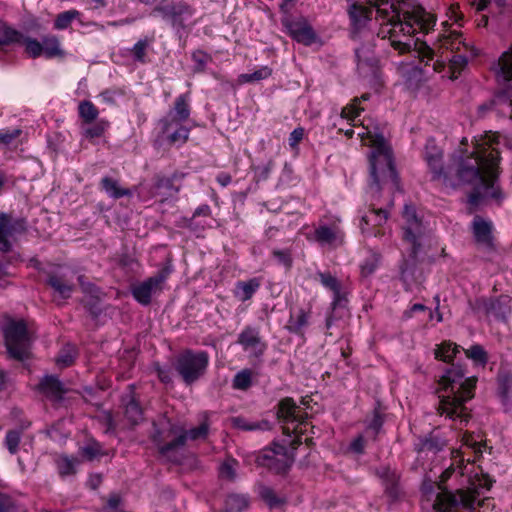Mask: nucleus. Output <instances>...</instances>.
<instances>
[{
	"label": "nucleus",
	"instance_id": "4d7b16f0",
	"mask_svg": "<svg viewBox=\"0 0 512 512\" xmlns=\"http://www.w3.org/2000/svg\"><path fill=\"white\" fill-rule=\"evenodd\" d=\"M192 59L196 63V72H203L205 67L209 61H211V56L202 50H197L192 53Z\"/></svg>",
	"mask_w": 512,
	"mask_h": 512
},
{
	"label": "nucleus",
	"instance_id": "a878e982",
	"mask_svg": "<svg viewBox=\"0 0 512 512\" xmlns=\"http://www.w3.org/2000/svg\"><path fill=\"white\" fill-rule=\"evenodd\" d=\"M509 301L507 296H500L498 299L490 300L485 307L487 317H493L498 320L506 319L510 314Z\"/></svg>",
	"mask_w": 512,
	"mask_h": 512
},
{
	"label": "nucleus",
	"instance_id": "20e7f679",
	"mask_svg": "<svg viewBox=\"0 0 512 512\" xmlns=\"http://www.w3.org/2000/svg\"><path fill=\"white\" fill-rule=\"evenodd\" d=\"M373 150L369 157L370 176L369 192L375 199L379 196L381 183L390 182L395 188L399 187V176L395 168L392 149L380 136L372 141Z\"/></svg>",
	"mask_w": 512,
	"mask_h": 512
},
{
	"label": "nucleus",
	"instance_id": "f03ea898",
	"mask_svg": "<svg viewBox=\"0 0 512 512\" xmlns=\"http://www.w3.org/2000/svg\"><path fill=\"white\" fill-rule=\"evenodd\" d=\"M499 159L498 150L486 142L478 143L470 154L453 156V170L450 174L453 183L447 187L469 186L472 192L468 202L474 206L485 196L494 197Z\"/></svg>",
	"mask_w": 512,
	"mask_h": 512
},
{
	"label": "nucleus",
	"instance_id": "72a5a7b5",
	"mask_svg": "<svg viewBox=\"0 0 512 512\" xmlns=\"http://www.w3.org/2000/svg\"><path fill=\"white\" fill-rule=\"evenodd\" d=\"M78 465L79 460L75 457L61 455L56 459V466L59 474L62 477L73 475L76 472V468Z\"/></svg>",
	"mask_w": 512,
	"mask_h": 512
},
{
	"label": "nucleus",
	"instance_id": "c9c22d12",
	"mask_svg": "<svg viewBox=\"0 0 512 512\" xmlns=\"http://www.w3.org/2000/svg\"><path fill=\"white\" fill-rule=\"evenodd\" d=\"M161 134L170 145H183L189 139L190 129L188 127H179L176 130L162 132Z\"/></svg>",
	"mask_w": 512,
	"mask_h": 512
},
{
	"label": "nucleus",
	"instance_id": "dca6fc26",
	"mask_svg": "<svg viewBox=\"0 0 512 512\" xmlns=\"http://www.w3.org/2000/svg\"><path fill=\"white\" fill-rule=\"evenodd\" d=\"M388 216L387 209L375 208V205L371 204L369 212L364 214L360 220L359 227L362 234L375 237L384 235L381 227L386 223Z\"/></svg>",
	"mask_w": 512,
	"mask_h": 512
},
{
	"label": "nucleus",
	"instance_id": "c03bdc74",
	"mask_svg": "<svg viewBox=\"0 0 512 512\" xmlns=\"http://www.w3.org/2000/svg\"><path fill=\"white\" fill-rule=\"evenodd\" d=\"M24 45L25 53L33 58H39L43 55L42 42L32 37H24L21 42Z\"/></svg>",
	"mask_w": 512,
	"mask_h": 512
},
{
	"label": "nucleus",
	"instance_id": "0eeeda50",
	"mask_svg": "<svg viewBox=\"0 0 512 512\" xmlns=\"http://www.w3.org/2000/svg\"><path fill=\"white\" fill-rule=\"evenodd\" d=\"M3 332L9 354L18 360L28 358L32 336L25 322H8Z\"/></svg>",
	"mask_w": 512,
	"mask_h": 512
},
{
	"label": "nucleus",
	"instance_id": "6e6d98bb",
	"mask_svg": "<svg viewBox=\"0 0 512 512\" xmlns=\"http://www.w3.org/2000/svg\"><path fill=\"white\" fill-rule=\"evenodd\" d=\"M20 441L21 435L19 431L11 430L7 432L5 437V446L11 454H15L18 451Z\"/></svg>",
	"mask_w": 512,
	"mask_h": 512
},
{
	"label": "nucleus",
	"instance_id": "680f3d73",
	"mask_svg": "<svg viewBox=\"0 0 512 512\" xmlns=\"http://www.w3.org/2000/svg\"><path fill=\"white\" fill-rule=\"evenodd\" d=\"M20 129L0 130V144L9 145L21 135Z\"/></svg>",
	"mask_w": 512,
	"mask_h": 512
},
{
	"label": "nucleus",
	"instance_id": "5701e85b",
	"mask_svg": "<svg viewBox=\"0 0 512 512\" xmlns=\"http://www.w3.org/2000/svg\"><path fill=\"white\" fill-rule=\"evenodd\" d=\"M46 284L54 291V294L61 299H67L73 292V284L63 274L51 272L47 275Z\"/></svg>",
	"mask_w": 512,
	"mask_h": 512
},
{
	"label": "nucleus",
	"instance_id": "bb28decb",
	"mask_svg": "<svg viewBox=\"0 0 512 512\" xmlns=\"http://www.w3.org/2000/svg\"><path fill=\"white\" fill-rule=\"evenodd\" d=\"M190 113L189 93H185L175 99L174 105L167 115L185 122L189 119Z\"/></svg>",
	"mask_w": 512,
	"mask_h": 512
},
{
	"label": "nucleus",
	"instance_id": "393cba45",
	"mask_svg": "<svg viewBox=\"0 0 512 512\" xmlns=\"http://www.w3.org/2000/svg\"><path fill=\"white\" fill-rule=\"evenodd\" d=\"M320 283L327 289L333 292V306H343L346 302L345 296L341 292V283L339 280L329 272H318Z\"/></svg>",
	"mask_w": 512,
	"mask_h": 512
},
{
	"label": "nucleus",
	"instance_id": "338daca9",
	"mask_svg": "<svg viewBox=\"0 0 512 512\" xmlns=\"http://www.w3.org/2000/svg\"><path fill=\"white\" fill-rule=\"evenodd\" d=\"M420 61L425 63V67L429 65V61L433 60V49L426 44L421 45L419 49Z\"/></svg>",
	"mask_w": 512,
	"mask_h": 512
},
{
	"label": "nucleus",
	"instance_id": "e2e57ef3",
	"mask_svg": "<svg viewBox=\"0 0 512 512\" xmlns=\"http://www.w3.org/2000/svg\"><path fill=\"white\" fill-rule=\"evenodd\" d=\"M463 446L472 449L475 454L482 453V443L477 441L473 435L465 434L462 438Z\"/></svg>",
	"mask_w": 512,
	"mask_h": 512
},
{
	"label": "nucleus",
	"instance_id": "13d9d810",
	"mask_svg": "<svg viewBox=\"0 0 512 512\" xmlns=\"http://www.w3.org/2000/svg\"><path fill=\"white\" fill-rule=\"evenodd\" d=\"M183 123L184 122L181 120L166 115L159 121V124L161 126V133L176 130L179 127H185Z\"/></svg>",
	"mask_w": 512,
	"mask_h": 512
},
{
	"label": "nucleus",
	"instance_id": "09e8293b",
	"mask_svg": "<svg viewBox=\"0 0 512 512\" xmlns=\"http://www.w3.org/2000/svg\"><path fill=\"white\" fill-rule=\"evenodd\" d=\"M404 316L406 318H430L431 320L434 317L432 310L420 303L413 304L408 310L405 311Z\"/></svg>",
	"mask_w": 512,
	"mask_h": 512
},
{
	"label": "nucleus",
	"instance_id": "37998d69",
	"mask_svg": "<svg viewBox=\"0 0 512 512\" xmlns=\"http://www.w3.org/2000/svg\"><path fill=\"white\" fill-rule=\"evenodd\" d=\"M467 358L471 359L475 364L485 366L488 362L487 352L481 345L475 344L464 350Z\"/></svg>",
	"mask_w": 512,
	"mask_h": 512
},
{
	"label": "nucleus",
	"instance_id": "7c9ffc66",
	"mask_svg": "<svg viewBox=\"0 0 512 512\" xmlns=\"http://www.w3.org/2000/svg\"><path fill=\"white\" fill-rule=\"evenodd\" d=\"M77 110L82 125H90L96 120H98L99 110L89 100L80 101Z\"/></svg>",
	"mask_w": 512,
	"mask_h": 512
},
{
	"label": "nucleus",
	"instance_id": "8fccbe9b",
	"mask_svg": "<svg viewBox=\"0 0 512 512\" xmlns=\"http://www.w3.org/2000/svg\"><path fill=\"white\" fill-rule=\"evenodd\" d=\"M238 462L235 459H226L219 467V476L225 480H234Z\"/></svg>",
	"mask_w": 512,
	"mask_h": 512
},
{
	"label": "nucleus",
	"instance_id": "cd10ccee",
	"mask_svg": "<svg viewBox=\"0 0 512 512\" xmlns=\"http://www.w3.org/2000/svg\"><path fill=\"white\" fill-rule=\"evenodd\" d=\"M43 56L48 59L55 57H64L65 51L61 48L59 37L53 34H48L42 37Z\"/></svg>",
	"mask_w": 512,
	"mask_h": 512
},
{
	"label": "nucleus",
	"instance_id": "58836bf2",
	"mask_svg": "<svg viewBox=\"0 0 512 512\" xmlns=\"http://www.w3.org/2000/svg\"><path fill=\"white\" fill-rule=\"evenodd\" d=\"M248 507V499L244 495L231 494L225 501L226 512H242Z\"/></svg>",
	"mask_w": 512,
	"mask_h": 512
},
{
	"label": "nucleus",
	"instance_id": "864d4df0",
	"mask_svg": "<svg viewBox=\"0 0 512 512\" xmlns=\"http://www.w3.org/2000/svg\"><path fill=\"white\" fill-rule=\"evenodd\" d=\"M498 382L502 398L508 399L512 392V374L510 372L499 373Z\"/></svg>",
	"mask_w": 512,
	"mask_h": 512
},
{
	"label": "nucleus",
	"instance_id": "f3484780",
	"mask_svg": "<svg viewBox=\"0 0 512 512\" xmlns=\"http://www.w3.org/2000/svg\"><path fill=\"white\" fill-rule=\"evenodd\" d=\"M292 462L293 458L289 455L287 448L275 443L273 448L263 456L262 464L280 473L286 471Z\"/></svg>",
	"mask_w": 512,
	"mask_h": 512
},
{
	"label": "nucleus",
	"instance_id": "ea45409f",
	"mask_svg": "<svg viewBox=\"0 0 512 512\" xmlns=\"http://www.w3.org/2000/svg\"><path fill=\"white\" fill-rule=\"evenodd\" d=\"M152 42L153 38L145 37L134 44V46L131 49V54L136 62H146V51L150 47Z\"/></svg>",
	"mask_w": 512,
	"mask_h": 512
},
{
	"label": "nucleus",
	"instance_id": "473e14b6",
	"mask_svg": "<svg viewBox=\"0 0 512 512\" xmlns=\"http://www.w3.org/2000/svg\"><path fill=\"white\" fill-rule=\"evenodd\" d=\"M110 123L106 119H98L83 129L82 135L89 140L100 138L109 128Z\"/></svg>",
	"mask_w": 512,
	"mask_h": 512
},
{
	"label": "nucleus",
	"instance_id": "052dcab7",
	"mask_svg": "<svg viewBox=\"0 0 512 512\" xmlns=\"http://www.w3.org/2000/svg\"><path fill=\"white\" fill-rule=\"evenodd\" d=\"M231 424L235 428L246 431H253L259 428L258 424L249 423L245 418L239 416L231 418Z\"/></svg>",
	"mask_w": 512,
	"mask_h": 512
},
{
	"label": "nucleus",
	"instance_id": "4468645a",
	"mask_svg": "<svg viewBox=\"0 0 512 512\" xmlns=\"http://www.w3.org/2000/svg\"><path fill=\"white\" fill-rule=\"evenodd\" d=\"M281 24L286 28L289 36L296 42L310 46L317 40V34L305 17L281 18Z\"/></svg>",
	"mask_w": 512,
	"mask_h": 512
},
{
	"label": "nucleus",
	"instance_id": "2eb2a0df",
	"mask_svg": "<svg viewBox=\"0 0 512 512\" xmlns=\"http://www.w3.org/2000/svg\"><path fill=\"white\" fill-rule=\"evenodd\" d=\"M27 231V221L25 218H12L10 214L0 213V251L9 252L12 244L9 237L23 234Z\"/></svg>",
	"mask_w": 512,
	"mask_h": 512
},
{
	"label": "nucleus",
	"instance_id": "603ef678",
	"mask_svg": "<svg viewBox=\"0 0 512 512\" xmlns=\"http://www.w3.org/2000/svg\"><path fill=\"white\" fill-rule=\"evenodd\" d=\"M259 495L271 508L278 507L284 502L271 488L266 486L259 488Z\"/></svg>",
	"mask_w": 512,
	"mask_h": 512
},
{
	"label": "nucleus",
	"instance_id": "a19ab883",
	"mask_svg": "<svg viewBox=\"0 0 512 512\" xmlns=\"http://www.w3.org/2000/svg\"><path fill=\"white\" fill-rule=\"evenodd\" d=\"M272 75V69L268 66H263L260 69L254 71L253 73H245L241 74L238 77L239 83H251V82H258L263 79H267Z\"/></svg>",
	"mask_w": 512,
	"mask_h": 512
},
{
	"label": "nucleus",
	"instance_id": "2f4dec72",
	"mask_svg": "<svg viewBox=\"0 0 512 512\" xmlns=\"http://www.w3.org/2000/svg\"><path fill=\"white\" fill-rule=\"evenodd\" d=\"M440 47L451 51H458L461 45H464L462 41V34L457 31H445L440 33L437 37Z\"/></svg>",
	"mask_w": 512,
	"mask_h": 512
},
{
	"label": "nucleus",
	"instance_id": "4c0bfd02",
	"mask_svg": "<svg viewBox=\"0 0 512 512\" xmlns=\"http://www.w3.org/2000/svg\"><path fill=\"white\" fill-rule=\"evenodd\" d=\"M369 94H363L361 99L354 98L351 104L345 106L341 111L342 118L354 121L360 113L364 110V108L360 107L361 100H368Z\"/></svg>",
	"mask_w": 512,
	"mask_h": 512
},
{
	"label": "nucleus",
	"instance_id": "774afa93",
	"mask_svg": "<svg viewBox=\"0 0 512 512\" xmlns=\"http://www.w3.org/2000/svg\"><path fill=\"white\" fill-rule=\"evenodd\" d=\"M78 281L83 292L91 295H95L98 292V288L94 284L85 281L84 276H79Z\"/></svg>",
	"mask_w": 512,
	"mask_h": 512
},
{
	"label": "nucleus",
	"instance_id": "f257e3e1",
	"mask_svg": "<svg viewBox=\"0 0 512 512\" xmlns=\"http://www.w3.org/2000/svg\"><path fill=\"white\" fill-rule=\"evenodd\" d=\"M377 18L381 19L378 37L388 38L391 46L403 54L411 47V36L425 34L436 24V16L411 0H375Z\"/></svg>",
	"mask_w": 512,
	"mask_h": 512
},
{
	"label": "nucleus",
	"instance_id": "aec40b11",
	"mask_svg": "<svg viewBox=\"0 0 512 512\" xmlns=\"http://www.w3.org/2000/svg\"><path fill=\"white\" fill-rule=\"evenodd\" d=\"M314 239L321 245L336 248L343 244L344 233L336 224L332 226L320 225L314 231Z\"/></svg>",
	"mask_w": 512,
	"mask_h": 512
},
{
	"label": "nucleus",
	"instance_id": "bf43d9fd",
	"mask_svg": "<svg viewBox=\"0 0 512 512\" xmlns=\"http://www.w3.org/2000/svg\"><path fill=\"white\" fill-rule=\"evenodd\" d=\"M445 443L439 439L427 438L421 442L420 451L436 452L441 450Z\"/></svg>",
	"mask_w": 512,
	"mask_h": 512
},
{
	"label": "nucleus",
	"instance_id": "5fc2aeb1",
	"mask_svg": "<svg viewBox=\"0 0 512 512\" xmlns=\"http://www.w3.org/2000/svg\"><path fill=\"white\" fill-rule=\"evenodd\" d=\"M272 255L280 265H283L287 270L291 269L293 258L289 249H275L272 251Z\"/></svg>",
	"mask_w": 512,
	"mask_h": 512
},
{
	"label": "nucleus",
	"instance_id": "69168bd1",
	"mask_svg": "<svg viewBox=\"0 0 512 512\" xmlns=\"http://www.w3.org/2000/svg\"><path fill=\"white\" fill-rule=\"evenodd\" d=\"M80 453L86 459L92 460L100 454V447L98 444L86 445L80 449Z\"/></svg>",
	"mask_w": 512,
	"mask_h": 512
},
{
	"label": "nucleus",
	"instance_id": "a211bd4d",
	"mask_svg": "<svg viewBox=\"0 0 512 512\" xmlns=\"http://www.w3.org/2000/svg\"><path fill=\"white\" fill-rule=\"evenodd\" d=\"M471 230L475 242L489 250L494 249L493 224L490 220L476 215L471 223Z\"/></svg>",
	"mask_w": 512,
	"mask_h": 512
},
{
	"label": "nucleus",
	"instance_id": "1a4fd4ad",
	"mask_svg": "<svg viewBox=\"0 0 512 512\" xmlns=\"http://www.w3.org/2000/svg\"><path fill=\"white\" fill-rule=\"evenodd\" d=\"M443 156V150L436 145L435 140H427L423 158L430 170L431 179L447 187L448 184L453 183L450 178L451 171L453 170V156L450 158L447 165L443 163Z\"/></svg>",
	"mask_w": 512,
	"mask_h": 512
},
{
	"label": "nucleus",
	"instance_id": "0e129e2a",
	"mask_svg": "<svg viewBox=\"0 0 512 512\" xmlns=\"http://www.w3.org/2000/svg\"><path fill=\"white\" fill-rule=\"evenodd\" d=\"M305 134V130L303 127H297L295 128L289 135V146L292 149H295L298 147L299 143L303 140Z\"/></svg>",
	"mask_w": 512,
	"mask_h": 512
},
{
	"label": "nucleus",
	"instance_id": "6e6552de",
	"mask_svg": "<svg viewBox=\"0 0 512 512\" xmlns=\"http://www.w3.org/2000/svg\"><path fill=\"white\" fill-rule=\"evenodd\" d=\"M194 13V7L182 0H161L152 11L153 15L160 16L176 30L186 29L185 21Z\"/></svg>",
	"mask_w": 512,
	"mask_h": 512
},
{
	"label": "nucleus",
	"instance_id": "3c124183",
	"mask_svg": "<svg viewBox=\"0 0 512 512\" xmlns=\"http://www.w3.org/2000/svg\"><path fill=\"white\" fill-rule=\"evenodd\" d=\"M76 354L77 353L75 347L68 345L60 352L56 359V364L62 368L68 367L74 362Z\"/></svg>",
	"mask_w": 512,
	"mask_h": 512
},
{
	"label": "nucleus",
	"instance_id": "a18cd8bd",
	"mask_svg": "<svg viewBox=\"0 0 512 512\" xmlns=\"http://www.w3.org/2000/svg\"><path fill=\"white\" fill-rule=\"evenodd\" d=\"M142 410L138 403L130 401L125 408V419L131 426L137 425L142 421Z\"/></svg>",
	"mask_w": 512,
	"mask_h": 512
},
{
	"label": "nucleus",
	"instance_id": "9b49d317",
	"mask_svg": "<svg viewBox=\"0 0 512 512\" xmlns=\"http://www.w3.org/2000/svg\"><path fill=\"white\" fill-rule=\"evenodd\" d=\"M479 497V491L476 488L457 490L455 494L448 491L438 493L433 507L437 512H459V506L465 509L473 508Z\"/></svg>",
	"mask_w": 512,
	"mask_h": 512
},
{
	"label": "nucleus",
	"instance_id": "423d86ee",
	"mask_svg": "<svg viewBox=\"0 0 512 512\" xmlns=\"http://www.w3.org/2000/svg\"><path fill=\"white\" fill-rule=\"evenodd\" d=\"M172 272L173 267L168 262L153 276L132 285V296L141 305H149L154 297L159 296L164 291L166 281Z\"/></svg>",
	"mask_w": 512,
	"mask_h": 512
},
{
	"label": "nucleus",
	"instance_id": "79ce46f5",
	"mask_svg": "<svg viewBox=\"0 0 512 512\" xmlns=\"http://www.w3.org/2000/svg\"><path fill=\"white\" fill-rule=\"evenodd\" d=\"M457 351L458 346L450 342H443L437 346L434 354L436 359L442 360L444 362H450L456 355Z\"/></svg>",
	"mask_w": 512,
	"mask_h": 512
},
{
	"label": "nucleus",
	"instance_id": "e433bc0d",
	"mask_svg": "<svg viewBox=\"0 0 512 512\" xmlns=\"http://www.w3.org/2000/svg\"><path fill=\"white\" fill-rule=\"evenodd\" d=\"M80 16L81 13L76 9L61 12L56 16L53 27L55 30H65Z\"/></svg>",
	"mask_w": 512,
	"mask_h": 512
},
{
	"label": "nucleus",
	"instance_id": "c85d7f7f",
	"mask_svg": "<svg viewBox=\"0 0 512 512\" xmlns=\"http://www.w3.org/2000/svg\"><path fill=\"white\" fill-rule=\"evenodd\" d=\"M174 179L175 175L171 177L156 175L154 178V184L152 187L151 195H171L173 192L177 193L179 189L174 185Z\"/></svg>",
	"mask_w": 512,
	"mask_h": 512
},
{
	"label": "nucleus",
	"instance_id": "b1692460",
	"mask_svg": "<svg viewBox=\"0 0 512 512\" xmlns=\"http://www.w3.org/2000/svg\"><path fill=\"white\" fill-rule=\"evenodd\" d=\"M261 284L262 279L260 277H253L245 281H238L235 284L233 295L241 302L248 301L258 291Z\"/></svg>",
	"mask_w": 512,
	"mask_h": 512
},
{
	"label": "nucleus",
	"instance_id": "9d476101",
	"mask_svg": "<svg viewBox=\"0 0 512 512\" xmlns=\"http://www.w3.org/2000/svg\"><path fill=\"white\" fill-rule=\"evenodd\" d=\"M208 363L209 357L206 352L186 350L178 356L175 368L183 381L191 384L205 373Z\"/></svg>",
	"mask_w": 512,
	"mask_h": 512
},
{
	"label": "nucleus",
	"instance_id": "4be33fe9",
	"mask_svg": "<svg viewBox=\"0 0 512 512\" xmlns=\"http://www.w3.org/2000/svg\"><path fill=\"white\" fill-rule=\"evenodd\" d=\"M39 389L46 397L55 403L61 402L63 395L67 391L60 380L54 376H45L39 383Z\"/></svg>",
	"mask_w": 512,
	"mask_h": 512
},
{
	"label": "nucleus",
	"instance_id": "c756f323",
	"mask_svg": "<svg viewBox=\"0 0 512 512\" xmlns=\"http://www.w3.org/2000/svg\"><path fill=\"white\" fill-rule=\"evenodd\" d=\"M100 185L111 198L119 199L122 197L132 196V191L130 189L120 187L119 182L111 177H103Z\"/></svg>",
	"mask_w": 512,
	"mask_h": 512
},
{
	"label": "nucleus",
	"instance_id": "ddd939ff",
	"mask_svg": "<svg viewBox=\"0 0 512 512\" xmlns=\"http://www.w3.org/2000/svg\"><path fill=\"white\" fill-rule=\"evenodd\" d=\"M403 217L405 219L404 230V240L411 243V257L413 258V264L415 263V258L417 253L421 247L419 239L424 234V226L420 219L416 216L415 209L412 206L405 205Z\"/></svg>",
	"mask_w": 512,
	"mask_h": 512
},
{
	"label": "nucleus",
	"instance_id": "6ab92c4d",
	"mask_svg": "<svg viewBox=\"0 0 512 512\" xmlns=\"http://www.w3.org/2000/svg\"><path fill=\"white\" fill-rule=\"evenodd\" d=\"M347 12L350 19L351 32L358 34L363 31L372 20L373 8L353 2L350 4Z\"/></svg>",
	"mask_w": 512,
	"mask_h": 512
},
{
	"label": "nucleus",
	"instance_id": "f8f14e48",
	"mask_svg": "<svg viewBox=\"0 0 512 512\" xmlns=\"http://www.w3.org/2000/svg\"><path fill=\"white\" fill-rule=\"evenodd\" d=\"M278 417L283 421V432L289 437L292 434L296 435V439L290 443L291 447L295 449L296 445L301 443L299 435L303 433L301 429L304 424L302 410L291 398H285L279 404Z\"/></svg>",
	"mask_w": 512,
	"mask_h": 512
},
{
	"label": "nucleus",
	"instance_id": "412c9836",
	"mask_svg": "<svg viewBox=\"0 0 512 512\" xmlns=\"http://www.w3.org/2000/svg\"><path fill=\"white\" fill-rule=\"evenodd\" d=\"M238 342L243 349L253 357H260L266 349V344L262 341L259 333L251 328H247L239 335Z\"/></svg>",
	"mask_w": 512,
	"mask_h": 512
},
{
	"label": "nucleus",
	"instance_id": "7ed1b4c3",
	"mask_svg": "<svg viewBox=\"0 0 512 512\" xmlns=\"http://www.w3.org/2000/svg\"><path fill=\"white\" fill-rule=\"evenodd\" d=\"M477 378L466 377L460 366H453L446 371L439 381L442 394L438 412L450 419L459 418L467 422L469 413L464 403L474 397Z\"/></svg>",
	"mask_w": 512,
	"mask_h": 512
},
{
	"label": "nucleus",
	"instance_id": "49530a36",
	"mask_svg": "<svg viewBox=\"0 0 512 512\" xmlns=\"http://www.w3.org/2000/svg\"><path fill=\"white\" fill-rule=\"evenodd\" d=\"M381 255L377 252L371 251L369 256L361 264V274L365 277L374 273L380 263Z\"/></svg>",
	"mask_w": 512,
	"mask_h": 512
},
{
	"label": "nucleus",
	"instance_id": "39448f33",
	"mask_svg": "<svg viewBox=\"0 0 512 512\" xmlns=\"http://www.w3.org/2000/svg\"><path fill=\"white\" fill-rule=\"evenodd\" d=\"M209 422L207 415H204L202 423L188 431L183 428L177 427L169 423V429L164 436L160 432L154 434V441L159 447L160 453L173 462H178L179 459L175 455L178 449L182 448L186 441L206 439L209 432Z\"/></svg>",
	"mask_w": 512,
	"mask_h": 512
},
{
	"label": "nucleus",
	"instance_id": "de8ad7c7",
	"mask_svg": "<svg viewBox=\"0 0 512 512\" xmlns=\"http://www.w3.org/2000/svg\"><path fill=\"white\" fill-rule=\"evenodd\" d=\"M253 372L250 369L239 371L233 379V387L238 390H247L252 383Z\"/></svg>",
	"mask_w": 512,
	"mask_h": 512
},
{
	"label": "nucleus",
	"instance_id": "f704fd0d",
	"mask_svg": "<svg viewBox=\"0 0 512 512\" xmlns=\"http://www.w3.org/2000/svg\"><path fill=\"white\" fill-rule=\"evenodd\" d=\"M23 34L7 25H0V47L11 45L15 43H21Z\"/></svg>",
	"mask_w": 512,
	"mask_h": 512
}]
</instances>
